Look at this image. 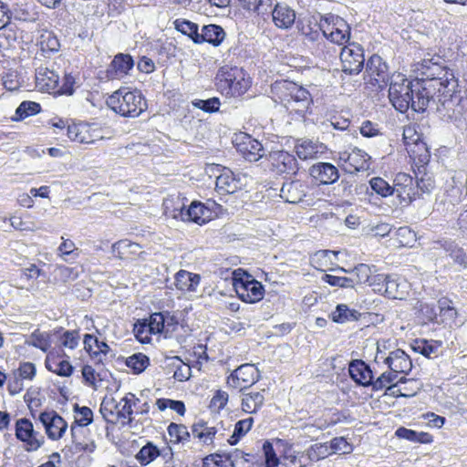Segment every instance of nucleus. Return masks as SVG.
Instances as JSON below:
<instances>
[{
  "label": "nucleus",
  "mask_w": 467,
  "mask_h": 467,
  "mask_svg": "<svg viewBox=\"0 0 467 467\" xmlns=\"http://www.w3.org/2000/svg\"><path fill=\"white\" fill-rule=\"evenodd\" d=\"M200 280L199 275L186 270H180L175 275L176 287L183 292H195Z\"/></svg>",
  "instance_id": "2f4dec72"
},
{
  "label": "nucleus",
  "mask_w": 467,
  "mask_h": 467,
  "mask_svg": "<svg viewBox=\"0 0 467 467\" xmlns=\"http://www.w3.org/2000/svg\"><path fill=\"white\" fill-rule=\"evenodd\" d=\"M36 366L31 362L22 363L18 369L15 372L21 379H33L36 376Z\"/></svg>",
  "instance_id": "338daca9"
},
{
  "label": "nucleus",
  "mask_w": 467,
  "mask_h": 467,
  "mask_svg": "<svg viewBox=\"0 0 467 467\" xmlns=\"http://www.w3.org/2000/svg\"><path fill=\"white\" fill-rule=\"evenodd\" d=\"M173 24L177 31L187 36L194 44L200 45L201 32L196 23L186 19H176Z\"/></svg>",
  "instance_id": "c9c22d12"
},
{
  "label": "nucleus",
  "mask_w": 467,
  "mask_h": 467,
  "mask_svg": "<svg viewBox=\"0 0 467 467\" xmlns=\"http://www.w3.org/2000/svg\"><path fill=\"white\" fill-rule=\"evenodd\" d=\"M360 316L361 314L358 311L350 309L345 304L337 305L336 309L330 314L333 322L339 324L358 321Z\"/></svg>",
  "instance_id": "473e14b6"
},
{
  "label": "nucleus",
  "mask_w": 467,
  "mask_h": 467,
  "mask_svg": "<svg viewBox=\"0 0 467 467\" xmlns=\"http://www.w3.org/2000/svg\"><path fill=\"white\" fill-rule=\"evenodd\" d=\"M109 108L122 117L136 118L147 109V102L140 90L120 88L106 101Z\"/></svg>",
  "instance_id": "f03ea898"
},
{
  "label": "nucleus",
  "mask_w": 467,
  "mask_h": 467,
  "mask_svg": "<svg viewBox=\"0 0 467 467\" xmlns=\"http://www.w3.org/2000/svg\"><path fill=\"white\" fill-rule=\"evenodd\" d=\"M310 176L320 184L328 185L339 178L337 168L329 162H317L309 168Z\"/></svg>",
  "instance_id": "a211bd4d"
},
{
  "label": "nucleus",
  "mask_w": 467,
  "mask_h": 467,
  "mask_svg": "<svg viewBox=\"0 0 467 467\" xmlns=\"http://www.w3.org/2000/svg\"><path fill=\"white\" fill-rule=\"evenodd\" d=\"M339 160L347 166L345 170L349 173L365 171L368 168L370 157L364 150L354 148L351 151H343L339 154Z\"/></svg>",
  "instance_id": "2eb2a0df"
},
{
  "label": "nucleus",
  "mask_w": 467,
  "mask_h": 467,
  "mask_svg": "<svg viewBox=\"0 0 467 467\" xmlns=\"http://www.w3.org/2000/svg\"><path fill=\"white\" fill-rule=\"evenodd\" d=\"M415 148H418L419 150H422V153H417L415 150H410L411 157L413 158L414 161L419 163L420 165L423 166L427 164L430 161L431 159V152L429 149L427 148L426 144L424 142H417L415 144Z\"/></svg>",
  "instance_id": "0e129e2a"
},
{
  "label": "nucleus",
  "mask_w": 467,
  "mask_h": 467,
  "mask_svg": "<svg viewBox=\"0 0 467 467\" xmlns=\"http://www.w3.org/2000/svg\"><path fill=\"white\" fill-rule=\"evenodd\" d=\"M112 252L114 255L121 260L130 259L135 255H140L144 252L141 251V246L129 240H120L112 245Z\"/></svg>",
  "instance_id": "c756f323"
},
{
  "label": "nucleus",
  "mask_w": 467,
  "mask_h": 467,
  "mask_svg": "<svg viewBox=\"0 0 467 467\" xmlns=\"http://www.w3.org/2000/svg\"><path fill=\"white\" fill-rule=\"evenodd\" d=\"M384 363L397 374H408L412 368L410 357L400 348L389 352V356L384 358Z\"/></svg>",
  "instance_id": "5701e85b"
},
{
  "label": "nucleus",
  "mask_w": 467,
  "mask_h": 467,
  "mask_svg": "<svg viewBox=\"0 0 467 467\" xmlns=\"http://www.w3.org/2000/svg\"><path fill=\"white\" fill-rule=\"evenodd\" d=\"M414 71L421 78L409 81L398 74L390 78L389 99L396 110L405 113L409 109L423 113L430 108L443 118H451L452 97L458 88V79L439 55H430L414 64Z\"/></svg>",
  "instance_id": "f257e3e1"
},
{
  "label": "nucleus",
  "mask_w": 467,
  "mask_h": 467,
  "mask_svg": "<svg viewBox=\"0 0 467 467\" xmlns=\"http://www.w3.org/2000/svg\"><path fill=\"white\" fill-rule=\"evenodd\" d=\"M253 423L254 419L251 417L237 421L234 425V430L232 436L228 439V442L231 445H235L240 441V439L251 430Z\"/></svg>",
  "instance_id": "37998d69"
},
{
  "label": "nucleus",
  "mask_w": 467,
  "mask_h": 467,
  "mask_svg": "<svg viewBox=\"0 0 467 467\" xmlns=\"http://www.w3.org/2000/svg\"><path fill=\"white\" fill-rule=\"evenodd\" d=\"M46 368L49 371L61 377H69L74 370L72 365L68 361L57 360L55 358H50L49 356H47L46 359Z\"/></svg>",
  "instance_id": "4c0bfd02"
},
{
  "label": "nucleus",
  "mask_w": 467,
  "mask_h": 467,
  "mask_svg": "<svg viewBox=\"0 0 467 467\" xmlns=\"http://www.w3.org/2000/svg\"><path fill=\"white\" fill-rule=\"evenodd\" d=\"M125 364L134 374H140L150 365V358L143 353H135L127 358Z\"/></svg>",
  "instance_id": "ea45409f"
},
{
  "label": "nucleus",
  "mask_w": 467,
  "mask_h": 467,
  "mask_svg": "<svg viewBox=\"0 0 467 467\" xmlns=\"http://www.w3.org/2000/svg\"><path fill=\"white\" fill-rule=\"evenodd\" d=\"M330 448L327 443H316L309 449L308 455L311 460L318 461L330 454Z\"/></svg>",
  "instance_id": "e2e57ef3"
},
{
  "label": "nucleus",
  "mask_w": 467,
  "mask_h": 467,
  "mask_svg": "<svg viewBox=\"0 0 467 467\" xmlns=\"http://www.w3.org/2000/svg\"><path fill=\"white\" fill-rule=\"evenodd\" d=\"M234 285L238 297L245 303L254 304L264 297L263 285L255 279H250L249 275L246 280L235 278Z\"/></svg>",
  "instance_id": "9d476101"
},
{
  "label": "nucleus",
  "mask_w": 467,
  "mask_h": 467,
  "mask_svg": "<svg viewBox=\"0 0 467 467\" xmlns=\"http://www.w3.org/2000/svg\"><path fill=\"white\" fill-rule=\"evenodd\" d=\"M371 189L381 197H389L394 194V187L380 177H374L369 181Z\"/></svg>",
  "instance_id": "a18cd8bd"
},
{
  "label": "nucleus",
  "mask_w": 467,
  "mask_h": 467,
  "mask_svg": "<svg viewBox=\"0 0 467 467\" xmlns=\"http://www.w3.org/2000/svg\"><path fill=\"white\" fill-rule=\"evenodd\" d=\"M329 448L333 452L348 453L351 451V445L344 437H336L332 439Z\"/></svg>",
  "instance_id": "774afa93"
},
{
  "label": "nucleus",
  "mask_w": 467,
  "mask_h": 467,
  "mask_svg": "<svg viewBox=\"0 0 467 467\" xmlns=\"http://www.w3.org/2000/svg\"><path fill=\"white\" fill-rule=\"evenodd\" d=\"M307 185L301 181H291L283 183L280 196L286 202L298 203L304 201L306 195Z\"/></svg>",
  "instance_id": "4be33fe9"
},
{
  "label": "nucleus",
  "mask_w": 467,
  "mask_h": 467,
  "mask_svg": "<svg viewBox=\"0 0 467 467\" xmlns=\"http://www.w3.org/2000/svg\"><path fill=\"white\" fill-rule=\"evenodd\" d=\"M215 186L219 193L231 194L240 188V180L235 178L231 170L224 169L223 172L217 176Z\"/></svg>",
  "instance_id": "cd10ccee"
},
{
  "label": "nucleus",
  "mask_w": 467,
  "mask_h": 467,
  "mask_svg": "<svg viewBox=\"0 0 467 467\" xmlns=\"http://www.w3.org/2000/svg\"><path fill=\"white\" fill-rule=\"evenodd\" d=\"M192 105L204 112L214 113L219 111L221 101L219 98L213 97L208 99H194L192 101Z\"/></svg>",
  "instance_id": "3c124183"
},
{
  "label": "nucleus",
  "mask_w": 467,
  "mask_h": 467,
  "mask_svg": "<svg viewBox=\"0 0 467 467\" xmlns=\"http://www.w3.org/2000/svg\"><path fill=\"white\" fill-rule=\"evenodd\" d=\"M99 412L103 419L110 424L120 423L121 426H130L133 418V409L129 396L123 397L119 402L114 398H104L101 401Z\"/></svg>",
  "instance_id": "20e7f679"
},
{
  "label": "nucleus",
  "mask_w": 467,
  "mask_h": 467,
  "mask_svg": "<svg viewBox=\"0 0 467 467\" xmlns=\"http://www.w3.org/2000/svg\"><path fill=\"white\" fill-rule=\"evenodd\" d=\"M275 25L280 28H289L295 23L296 12L287 5L277 3L272 10Z\"/></svg>",
  "instance_id": "bb28decb"
},
{
  "label": "nucleus",
  "mask_w": 467,
  "mask_h": 467,
  "mask_svg": "<svg viewBox=\"0 0 467 467\" xmlns=\"http://www.w3.org/2000/svg\"><path fill=\"white\" fill-rule=\"evenodd\" d=\"M264 391L244 393L242 399L243 410L247 413L257 412L265 402Z\"/></svg>",
  "instance_id": "f704fd0d"
},
{
  "label": "nucleus",
  "mask_w": 467,
  "mask_h": 467,
  "mask_svg": "<svg viewBox=\"0 0 467 467\" xmlns=\"http://www.w3.org/2000/svg\"><path fill=\"white\" fill-rule=\"evenodd\" d=\"M395 435L400 439H405L412 442L419 443H431L432 442V436L424 431H416L405 427H400L396 430Z\"/></svg>",
  "instance_id": "e433bc0d"
},
{
  "label": "nucleus",
  "mask_w": 467,
  "mask_h": 467,
  "mask_svg": "<svg viewBox=\"0 0 467 467\" xmlns=\"http://www.w3.org/2000/svg\"><path fill=\"white\" fill-rule=\"evenodd\" d=\"M134 66V60L129 54L119 53L116 55L106 70L109 79H120L127 76Z\"/></svg>",
  "instance_id": "f3484780"
},
{
  "label": "nucleus",
  "mask_w": 467,
  "mask_h": 467,
  "mask_svg": "<svg viewBox=\"0 0 467 467\" xmlns=\"http://www.w3.org/2000/svg\"><path fill=\"white\" fill-rule=\"evenodd\" d=\"M432 249L442 251L454 265L462 269H467V254L456 241L447 238L439 239L432 243Z\"/></svg>",
  "instance_id": "9b49d317"
},
{
  "label": "nucleus",
  "mask_w": 467,
  "mask_h": 467,
  "mask_svg": "<svg viewBox=\"0 0 467 467\" xmlns=\"http://www.w3.org/2000/svg\"><path fill=\"white\" fill-rule=\"evenodd\" d=\"M339 55L343 72L358 75L364 67L365 57L361 46L349 44L340 48Z\"/></svg>",
  "instance_id": "39448f33"
},
{
  "label": "nucleus",
  "mask_w": 467,
  "mask_h": 467,
  "mask_svg": "<svg viewBox=\"0 0 467 467\" xmlns=\"http://www.w3.org/2000/svg\"><path fill=\"white\" fill-rule=\"evenodd\" d=\"M440 345L427 340L416 341L413 346L414 351L421 354L426 358H431L432 356L437 357L439 352Z\"/></svg>",
  "instance_id": "603ef678"
},
{
  "label": "nucleus",
  "mask_w": 467,
  "mask_h": 467,
  "mask_svg": "<svg viewBox=\"0 0 467 467\" xmlns=\"http://www.w3.org/2000/svg\"><path fill=\"white\" fill-rule=\"evenodd\" d=\"M349 36L350 29L349 26L346 24V26H332L331 31L329 33L327 32L325 40L330 42L331 44L341 46L349 39Z\"/></svg>",
  "instance_id": "58836bf2"
},
{
  "label": "nucleus",
  "mask_w": 467,
  "mask_h": 467,
  "mask_svg": "<svg viewBox=\"0 0 467 467\" xmlns=\"http://www.w3.org/2000/svg\"><path fill=\"white\" fill-rule=\"evenodd\" d=\"M174 323V317L171 316L168 312L161 313L156 312L150 315V318L147 319V325L150 327V330L153 334H160L163 332L165 325L170 326Z\"/></svg>",
  "instance_id": "72a5a7b5"
},
{
  "label": "nucleus",
  "mask_w": 467,
  "mask_h": 467,
  "mask_svg": "<svg viewBox=\"0 0 467 467\" xmlns=\"http://www.w3.org/2000/svg\"><path fill=\"white\" fill-rule=\"evenodd\" d=\"M383 289L384 295L389 298L402 299L406 295V282L400 280L396 275H387Z\"/></svg>",
  "instance_id": "7c9ffc66"
},
{
  "label": "nucleus",
  "mask_w": 467,
  "mask_h": 467,
  "mask_svg": "<svg viewBox=\"0 0 467 467\" xmlns=\"http://www.w3.org/2000/svg\"><path fill=\"white\" fill-rule=\"evenodd\" d=\"M26 343L29 346H33L47 352L50 348V342L48 335L39 332V330L34 331L26 339Z\"/></svg>",
  "instance_id": "8fccbe9b"
},
{
  "label": "nucleus",
  "mask_w": 467,
  "mask_h": 467,
  "mask_svg": "<svg viewBox=\"0 0 467 467\" xmlns=\"http://www.w3.org/2000/svg\"><path fill=\"white\" fill-rule=\"evenodd\" d=\"M80 337L78 330H66L60 337L61 345L64 348L74 349L78 347Z\"/></svg>",
  "instance_id": "680f3d73"
},
{
  "label": "nucleus",
  "mask_w": 467,
  "mask_h": 467,
  "mask_svg": "<svg viewBox=\"0 0 467 467\" xmlns=\"http://www.w3.org/2000/svg\"><path fill=\"white\" fill-rule=\"evenodd\" d=\"M74 412L77 414L75 422L79 426H88L93 421V412L87 406L80 407L78 404H75Z\"/></svg>",
  "instance_id": "5fc2aeb1"
},
{
  "label": "nucleus",
  "mask_w": 467,
  "mask_h": 467,
  "mask_svg": "<svg viewBox=\"0 0 467 467\" xmlns=\"http://www.w3.org/2000/svg\"><path fill=\"white\" fill-rule=\"evenodd\" d=\"M350 378L359 386L372 387L374 383L373 371L368 364L362 359H354L348 365Z\"/></svg>",
  "instance_id": "dca6fc26"
},
{
  "label": "nucleus",
  "mask_w": 467,
  "mask_h": 467,
  "mask_svg": "<svg viewBox=\"0 0 467 467\" xmlns=\"http://www.w3.org/2000/svg\"><path fill=\"white\" fill-rule=\"evenodd\" d=\"M39 45L41 51L45 55L57 52L60 47L57 37L51 33L42 34Z\"/></svg>",
  "instance_id": "de8ad7c7"
},
{
  "label": "nucleus",
  "mask_w": 467,
  "mask_h": 467,
  "mask_svg": "<svg viewBox=\"0 0 467 467\" xmlns=\"http://www.w3.org/2000/svg\"><path fill=\"white\" fill-rule=\"evenodd\" d=\"M333 270L350 273L351 275H356V278H353V281H355V285L368 283V281L372 275L371 268L366 264H359L351 271L346 270L343 267H337V269H333Z\"/></svg>",
  "instance_id": "a19ab883"
},
{
  "label": "nucleus",
  "mask_w": 467,
  "mask_h": 467,
  "mask_svg": "<svg viewBox=\"0 0 467 467\" xmlns=\"http://www.w3.org/2000/svg\"><path fill=\"white\" fill-rule=\"evenodd\" d=\"M77 248L71 240H64L58 247L59 255L65 261L74 260L78 256Z\"/></svg>",
  "instance_id": "052dcab7"
},
{
  "label": "nucleus",
  "mask_w": 467,
  "mask_h": 467,
  "mask_svg": "<svg viewBox=\"0 0 467 467\" xmlns=\"http://www.w3.org/2000/svg\"><path fill=\"white\" fill-rule=\"evenodd\" d=\"M366 72L369 75L370 81H375L379 88L386 87L389 81V67L379 55H373L369 57L367 62Z\"/></svg>",
  "instance_id": "4468645a"
},
{
  "label": "nucleus",
  "mask_w": 467,
  "mask_h": 467,
  "mask_svg": "<svg viewBox=\"0 0 467 467\" xmlns=\"http://www.w3.org/2000/svg\"><path fill=\"white\" fill-rule=\"evenodd\" d=\"M296 152L299 159H317L327 151L325 144L311 140H301L296 143Z\"/></svg>",
  "instance_id": "b1692460"
},
{
  "label": "nucleus",
  "mask_w": 467,
  "mask_h": 467,
  "mask_svg": "<svg viewBox=\"0 0 467 467\" xmlns=\"http://www.w3.org/2000/svg\"><path fill=\"white\" fill-rule=\"evenodd\" d=\"M41 110L39 103L34 101H23L16 110V119H23L29 116L37 114Z\"/></svg>",
  "instance_id": "09e8293b"
},
{
  "label": "nucleus",
  "mask_w": 467,
  "mask_h": 467,
  "mask_svg": "<svg viewBox=\"0 0 467 467\" xmlns=\"http://www.w3.org/2000/svg\"><path fill=\"white\" fill-rule=\"evenodd\" d=\"M272 170L277 173L295 174L298 170L296 157L285 150H272L267 155Z\"/></svg>",
  "instance_id": "f8f14e48"
},
{
  "label": "nucleus",
  "mask_w": 467,
  "mask_h": 467,
  "mask_svg": "<svg viewBox=\"0 0 467 467\" xmlns=\"http://www.w3.org/2000/svg\"><path fill=\"white\" fill-rule=\"evenodd\" d=\"M16 437L17 440L26 444V451L38 450L45 441L44 436L35 431L32 422L26 418L16 420Z\"/></svg>",
  "instance_id": "6e6552de"
},
{
  "label": "nucleus",
  "mask_w": 467,
  "mask_h": 467,
  "mask_svg": "<svg viewBox=\"0 0 467 467\" xmlns=\"http://www.w3.org/2000/svg\"><path fill=\"white\" fill-rule=\"evenodd\" d=\"M168 434L171 438V441L173 442H183L185 441H188L190 438V433L183 424H177L174 422H171L168 426Z\"/></svg>",
  "instance_id": "49530a36"
},
{
  "label": "nucleus",
  "mask_w": 467,
  "mask_h": 467,
  "mask_svg": "<svg viewBox=\"0 0 467 467\" xmlns=\"http://www.w3.org/2000/svg\"><path fill=\"white\" fill-rule=\"evenodd\" d=\"M39 420L45 427L47 437L53 441L62 438L67 428L66 420L56 411L41 412Z\"/></svg>",
  "instance_id": "ddd939ff"
},
{
  "label": "nucleus",
  "mask_w": 467,
  "mask_h": 467,
  "mask_svg": "<svg viewBox=\"0 0 467 467\" xmlns=\"http://www.w3.org/2000/svg\"><path fill=\"white\" fill-rule=\"evenodd\" d=\"M301 35L305 36V39L311 42L317 43V47L321 49V47H326L327 41L325 36H327V30L324 28L323 24H317V22L312 24L310 21L306 24H302L300 27Z\"/></svg>",
  "instance_id": "393cba45"
},
{
  "label": "nucleus",
  "mask_w": 467,
  "mask_h": 467,
  "mask_svg": "<svg viewBox=\"0 0 467 467\" xmlns=\"http://www.w3.org/2000/svg\"><path fill=\"white\" fill-rule=\"evenodd\" d=\"M156 405L160 410H164L167 408L176 411L180 415H183L185 413V405L181 400H173L169 399H158L156 401Z\"/></svg>",
  "instance_id": "13d9d810"
},
{
  "label": "nucleus",
  "mask_w": 467,
  "mask_h": 467,
  "mask_svg": "<svg viewBox=\"0 0 467 467\" xmlns=\"http://www.w3.org/2000/svg\"><path fill=\"white\" fill-rule=\"evenodd\" d=\"M263 451L265 457V467H277L279 459L277 458L274 447L271 442L265 441Z\"/></svg>",
  "instance_id": "69168bd1"
},
{
  "label": "nucleus",
  "mask_w": 467,
  "mask_h": 467,
  "mask_svg": "<svg viewBox=\"0 0 467 467\" xmlns=\"http://www.w3.org/2000/svg\"><path fill=\"white\" fill-rule=\"evenodd\" d=\"M174 362L172 365L175 367L173 378L178 381H185L190 379L192 369L191 368L182 363V359L178 357L173 358Z\"/></svg>",
  "instance_id": "6e6d98bb"
},
{
  "label": "nucleus",
  "mask_w": 467,
  "mask_h": 467,
  "mask_svg": "<svg viewBox=\"0 0 467 467\" xmlns=\"http://www.w3.org/2000/svg\"><path fill=\"white\" fill-rule=\"evenodd\" d=\"M259 370L253 364L245 363L234 369L227 378V385L244 390L259 380Z\"/></svg>",
  "instance_id": "0eeeda50"
},
{
  "label": "nucleus",
  "mask_w": 467,
  "mask_h": 467,
  "mask_svg": "<svg viewBox=\"0 0 467 467\" xmlns=\"http://www.w3.org/2000/svg\"><path fill=\"white\" fill-rule=\"evenodd\" d=\"M133 332L136 338L143 344L150 343L151 340L150 336L151 334H153L151 330H150L149 326L147 325V319H139L134 324Z\"/></svg>",
  "instance_id": "864d4df0"
},
{
  "label": "nucleus",
  "mask_w": 467,
  "mask_h": 467,
  "mask_svg": "<svg viewBox=\"0 0 467 467\" xmlns=\"http://www.w3.org/2000/svg\"><path fill=\"white\" fill-rule=\"evenodd\" d=\"M223 28L215 24L203 26L201 30L200 45L209 43L213 47H219L225 38Z\"/></svg>",
  "instance_id": "c85d7f7f"
},
{
  "label": "nucleus",
  "mask_w": 467,
  "mask_h": 467,
  "mask_svg": "<svg viewBox=\"0 0 467 467\" xmlns=\"http://www.w3.org/2000/svg\"><path fill=\"white\" fill-rule=\"evenodd\" d=\"M217 206L219 205L215 202L208 201L205 204L193 201L187 209L180 210L179 216L182 221L203 224L213 218V210Z\"/></svg>",
  "instance_id": "423d86ee"
},
{
  "label": "nucleus",
  "mask_w": 467,
  "mask_h": 467,
  "mask_svg": "<svg viewBox=\"0 0 467 467\" xmlns=\"http://www.w3.org/2000/svg\"><path fill=\"white\" fill-rule=\"evenodd\" d=\"M280 88L283 92L285 106L293 102L312 103V98L307 89L291 81L281 83Z\"/></svg>",
  "instance_id": "aec40b11"
},
{
  "label": "nucleus",
  "mask_w": 467,
  "mask_h": 467,
  "mask_svg": "<svg viewBox=\"0 0 467 467\" xmlns=\"http://www.w3.org/2000/svg\"><path fill=\"white\" fill-rule=\"evenodd\" d=\"M397 377L398 374L393 370L389 369V371L383 372L378 379H374L372 389L379 391L386 388L389 384H390V386L388 387L389 390L395 389L397 384L392 383L397 379Z\"/></svg>",
  "instance_id": "c03bdc74"
},
{
  "label": "nucleus",
  "mask_w": 467,
  "mask_h": 467,
  "mask_svg": "<svg viewBox=\"0 0 467 467\" xmlns=\"http://www.w3.org/2000/svg\"><path fill=\"white\" fill-rule=\"evenodd\" d=\"M322 280L332 286L343 288H353L355 286V281H353V278H348L346 276H336L326 274L322 276Z\"/></svg>",
  "instance_id": "4d7b16f0"
},
{
  "label": "nucleus",
  "mask_w": 467,
  "mask_h": 467,
  "mask_svg": "<svg viewBox=\"0 0 467 467\" xmlns=\"http://www.w3.org/2000/svg\"><path fill=\"white\" fill-rule=\"evenodd\" d=\"M216 86L222 94L229 97H239L248 90L251 80L241 67H223L217 73Z\"/></svg>",
  "instance_id": "7ed1b4c3"
},
{
  "label": "nucleus",
  "mask_w": 467,
  "mask_h": 467,
  "mask_svg": "<svg viewBox=\"0 0 467 467\" xmlns=\"http://www.w3.org/2000/svg\"><path fill=\"white\" fill-rule=\"evenodd\" d=\"M246 456H249V454L236 449L233 452L225 455V461L229 462L231 467H247L246 463L249 460Z\"/></svg>",
  "instance_id": "bf43d9fd"
},
{
  "label": "nucleus",
  "mask_w": 467,
  "mask_h": 467,
  "mask_svg": "<svg viewBox=\"0 0 467 467\" xmlns=\"http://www.w3.org/2000/svg\"><path fill=\"white\" fill-rule=\"evenodd\" d=\"M84 348L96 363H102V356H106L110 351V348L106 342L99 340L90 334L84 336Z\"/></svg>",
  "instance_id": "a878e982"
},
{
  "label": "nucleus",
  "mask_w": 467,
  "mask_h": 467,
  "mask_svg": "<svg viewBox=\"0 0 467 467\" xmlns=\"http://www.w3.org/2000/svg\"><path fill=\"white\" fill-rule=\"evenodd\" d=\"M161 450L152 442H147L136 455V459L142 465H147L161 455Z\"/></svg>",
  "instance_id": "79ce46f5"
},
{
  "label": "nucleus",
  "mask_w": 467,
  "mask_h": 467,
  "mask_svg": "<svg viewBox=\"0 0 467 467\" xmlns=\"http://www.w3.org/2000/svg\"><path fill=\"white\" fill-rule=\"evenodd\" d=\"M394 193L402 201L411 202L415 200L417 191L413 178L405 172H399L394 178Z\"/></svg>",
  "instance_id": "6ab92c4d"
},
{
  "label": "nucleus",
  "mask_w": 467,
  "mask_h": 467,
  "mask_svg": "<svg viewBox=\"0 0 467 467\" xmlns=\"http://www.w3.org/2000/svg\"><path fill=\"white\" fill-rule=\"evenodd\" d=\"M36 84L42 91L57 92L59 76L55 70L40 66L36 69Z\"/></svg>",
  "instance_id": "412c9836"
},
{
  "label": "nucleus",
  "mask_w": 467,
  "mask_h": 467,
  "mask_svg": "<svg viewBox=\"0 0 467 467\" xmlns=\"http://www.w3.org/2000/svg\"><path fill=\"white\" fill-rule=\"evenodd\" d=\"M234 143L237 151L248 161H257L265 155L262 143L249 134L235 135Z\"/></svg>",
  "instance_id": "1a4fd4ad"
}]
</instances>
